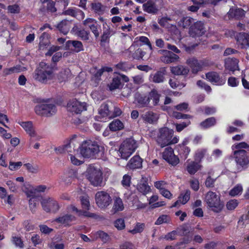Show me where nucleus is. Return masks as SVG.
<instances>
[{
    "label": "nucleus",
    "instance_id": "41",
    "mask_svg": "<svg viewBox=\"0 0 249 249\" xmlns=\"http://www.w3.org/2000/svg\"><path fill=\"white\" fill-rule=\"evenodd\" d=\"M200 165L197 163L193 161L188 162L186 166V170L190 174H195L199 169Z\"/></svg>",
    "mask_w": 249,
    "mask_h": 249
},
{
    "label": "nucleus",
    "instance_id": "5",
    "mask_svg": "<svg viewBox=\"0 0 249 249\" xmlns=\"http://www.w3.org/2000/svg\"><path fill=\"white\" fill-rule=\"evenodd\" d=\"M137 147L136 141L132 139H127L120 145L119 152L121 158L127 159L135 151Z\"/></svg>",
    "mask_w": 249,
    "mask_h": 249
},
{
    "label": "nucleus",
    "instance_id": "26",
    "mask_svg": "<svg viewBox=\"0 0 249 249\" xmlns=\"http://www.w3.org/2000/svg\"><path fill=\"white\" fill-rule=\"evenodd\" d=\"M142 8L144 11L149 14H156L159 11L155 2L152 0H149L144 3Z\"/></svg>",
    "mask_w": 249,
    "mask_h": 249
},
{
    "label": "nucleus",
    "instance_id": "29",
    "mask_svg": "<svg viewBox=\"0 0 249 249\" xmlns=\"http://www.w3.org/2000/svg\"><path fill=\"white\" fill-rule=\"evenodd\" d=\"M142 166V160L139 156H135L128 162L126 167L131 169L140 168Z\"/></svg>",
    "mask_w": 249,
    "mask_h": 249
},
{
    "label": "nucleus",
    "instance_id": "61",
    "mask_svg": "<svg viewBox=\"0 0 249 249\" xmlns=\"http://www.w3.org/2000/svg\"><path fill=\"white\" fill-rule=\"evenodd\" d=\"M6 184L9 187V189L12 192H16L18 188V187L12 180H8L6 181Z\"/></svg>",
    "mask_w": 249,
    "mask_h": 249
},
{
    "label": "nucleus",
    "instance_id": "15",
    "mask_svg": "<svg viewBox=\"0 0 249 249\" xmlns=\"http://www.w3.org/2000/svg\"><path fill=\"white\" fill-rule=\"evenodd\" d=\"M162 158L169 164L176 165L179 162L178 158L175 156L171 147H167L162 153Z\"/></svg>",
    "mask_w": 249,
    "mask_h": 249
},
{
    "label": "nucleus",
    "instance_id": "42",
    "mask_svg": "<svg viewBox=\"0 0 249 249\" xmlns=\"http://www.w3.org/2000/svg\"><path fill=\"white\" fill-rule=\"evenodd\" d=\"M71 76V71L69 69H66L62 71L58 75V79L60 82L68 80Z\"/></svg>",
    "mask_w": 249,
    "mask_h": 249
},
{
    "label": "nucleus",
    "instance_id": "7",
    "mask_svg": "<svg viewBox=\"0 0 249 249\" xmlns=\"http://www.w3.org/2000/svg\"><path fill=\"white\" fill-rule=\"evenodd\" d=\"M80 144L76 140V137H73L69 142V143L65 145L63 147H59L55 148V150L58 153L67 152L70 156L71 155H78V149Z\"/></svg>",
    "mask_w": 249,
    "mask_h": 249
},
{
    "label": "nucleus",
    "instance_id": "38",
    "mask_svg": "<svg viewBox=\"0 0 249 249\" xmlns=\"http://www.w3.org/2000/svg\"><path fill=\"white\" fill-rule=\"evenodd\" d=\"M194 19L190 17H184L178 21V26L182 28H187L194 22Z\"/></svg>",
    "mask_w": 249,
    "mask_h": 249
},
{
    "label": "nucleus",
    "instance_id": "20",
    "mask_svg": "<svg viewBox=\"0 0 249 249\" xmlns=\"http://www.w3.org/2000/svg\"><path fill=\"white\" fill-rule=\"evenodd\" d=\"M186 63L191 68L193 73H197L205 66L204 61H198L194 57L188 58Z\"/></svg>",
    "mask_w": 249,
    "mask_h": 249
},
{
    "label": "nucleus",
    "instance_id": "34",
    "mask_svg": "<svg viewBox=\"0 0 249 249\" xmlns=\"http://www.w3.org/2000/svg\"><path fill=\"white\" fill-rule=\"evenodd\" d=\"M18 124L31 137L36 136V132L31 122H19Z\"/></svg>",
    "mask_w": 249,
    "mask_h": 249
},
{
    "label": "nucleus",
    "instance_id": "49",
    "mask_svg": "<svg viewBox=\"0 0 249 249\" xmlns=\"http://www.w3.org/2000/svg\"><path fill=\"white\" fill-rule=\"evenodd\" d=\"M207 149L205 148H200L196 150L195 154L196 160L200 161L207 153Z\"/></svg>",
    "mask_w": 249,
    "mask_h": 249
},
{
    "label": "nucleus",
    "instance_id": "54",
    "mask_svg": "<svg viewBox=\"0 0 249 249\" xmlns=\"http://www.w3.org/2000/svg\"><path fill=\"white\" fill-rule=\"evenodd\" d=\"M92 9L96 13L100 14L103 12V5L100 2H94L91 3Z\"/></svg>",
    "mask_w": 249,
    "mask_h": 249
},
{
    "label": "nucleus",
    "instance_id": "56",
    "mask_svg": "<svg viewBox=\"0 0 249 249\" xmlns=\"http://www.w3.org/2000/svg\"><path fill=\"white\" fill-rule=\"evenodd\" d=\"M196 85L198 87L201 89H203L208 92H210L212 91L211 87L201 80L197 81Z\"/></svg>",
    "mask_w": 249,
    "mask_h": 249
},
{
    "label": "nucleus",
    "instance_id": "47",
    "mask_svg": "<svg viewBox=\"0 0 249 249\" xmlns=\"http://www.w3.org/2000/svg\"><path fill=\"white\" fill-rule=\"evenodd\" d=\"M138 191L143 195H146L150 190V187L146 183H140L137 186Z\"/></svg>",
    "mask_w": 249,
    "mask_h": 249
},
{
    "label": "nucleus",
    "instance_id": "37",
    "mask_svg": "<svg viewBox=\"0 0 249 249\" xmlns=\"http://www.w3.org/2000/svg\"><path fill=\"white\" fill-rule=\"evenodd\" d=\"M25 70L26 68L25 67H22L20 65H17L11 68H6L3 71V76H6L13 73H19L25 71Z\"/></svg>",
    "mask_w": 249,
    "mask_h": 249
},
{
    "label": "nucleus",
    "instance_id": "43",
    "mask_svg": "<svg viewBox=\"0 0 249 249\" xmlns=\"http://www.w3.org/2000/svg\"><path fill=\"white\" fill-rule=\"evenodd\" d=\"M215 123V119L214 117H211L202 122L199 125L202 128L206 129L214 125Z\"/></svg>",
    "mask_w": 249,
    "mask_h": 249
},
{
    "label": "nucleus",
    "instance_id": "2",
    "mask_svg": "<svg viewBox=\"0 0 249 249\" xmlns=\"http://www.w3.org/2000/svg\"><path fill=\"white\" fill-rule=\"evenodd\" d=\"M53 68L45 62H41L35 71L34 78L42 83H47L54 77Z\"/></svg>",
    "mask_w": 249,
    "mask_h": 249
},
{
    "label": "nucleus",
    "instance_id": "55",
    "mask_svg": "<svg viewBox=\"0 0 249 249\" xmlns=\"http://www.w3.org/2000/svg\"><path fill=\"white\" fill-rule=\"evenodd\" d=\"M249 148V145L245 142H242L234 144L232 146V149L234 150H243L242 149Z\"/></svg>",
    "mask_w": 249,
    "mask_h": 249
},
{
    "label": "nucleus",
    "instance_id": "64",
    "mask_svg": "<svg viewBox=\"0 0 249 249\" xmlns=\"http://www.w3.org/2000/svg\"><path fill=\"white\" fill-rule=\"evenodd\" d=\"M13 243L17 246L20 249H22L24 247V244L21 239L18 237L13 236L12 237Z\"/></svg>",
    "mask_w": 249,
    "mask_h": 249
},
{
    "label": "nucleus",
    "instance_id": "35",
    "mask_svg": "<svg viewBox=\"0 0 249 249\" xmlns=\"http://www.w3.org/2000/svg\"><path fill=\"white\" fill-rule=\"evenodd\" d=\"M191 192L189 190H186L184 192L182 193L179 196L178 199L173 205V207H177L179 203L182 204H186L190 199Z\"/></svg>",
    "mask_w": 249,
    "mask_h": 249
},
{
    "label": "nucleus",
    "instance_id": "13",
    "mask_svg": "<svg viewBox=\"0 0 249 249\" xmlns=\"http://www.w3.org/2000/svg\"><path fill=\"white\" fill-rule=\"evenodd\" d=\"M205 32V29L203 23L200 21L194 22L190 26L189 34L193 37H196L202 36Z\"/></svg>",
    "mask_w": 249,
    "mask_h": 249
},
{
    "label": "nucleus",
    "instance_id": "25",
    "mask_svg": "<svg viewBox=\"0 0 249 249\" xmlns=\"http://www.w3.org/2000/svg\"><path fill=\"white\" fill-rule=\"evenodd\" d=\"M165 70L164 68H161L160 71H157L156 73L151 74L150 75L149 79L151 81L160 83L163 82L164 79Z\"/></svg>",
    "mask_w": 249,
    "mask_h": 249
},
{
    "label": "nucleus",
    "instance_id": "21",
    "mask_svg": "<svg viewBox=\"0 0 249 249\" xmlns=\"http://www.w3.org/2000/svg\"><path fill=\"white\" fill-rule=\"evenodd\" d=\"M115 34V32L111 29L110 26L107 22H104L103 24V34L101 37V41L108 42L109 38Z\"/></svg>",
    "mask_w": 249,
    "mask_h": 249
},
{
    "label": "nucleus",
    "instance_id": "17",
    "mask_svg": "<svg viewBox=\"0 0 249 249\" xmlns=\"http://www.w3.org/2000/svg\"><path fill=\"white\" fill-rule=\"evenodd\" d=\"M135 103L138 107H151L147 95L140 93H136L135 95Z\"/></svg>",
    "mask_w": 249,
    "mask_h": 249
},
{
    "label": "nucleus",
    "instance_id": "3",
    "mask_svg": "<svg viewBox=\"0 0 249 249\" xmlns=\"http://www.w3.org/2000/svg\"><path fill=\"white\" fill-rule=\"evenodd\" d=\"M86 177L93 186L101 187L103 185V173L100 168L90 166L87 169Z\"/></svg>",
    "mask_w": 249,
    "mask_h": 249
},
{
    "label": "nucleus",
    "instance_id": "1",
    "mask_svg": "<svg viewBox=\"0 0 249 249\" xmlns=\"http://www.w3.org/2000/svg\"><path fill=\"white\" fill-rule=\"evenodd\" d=\"M174 136V131L166 127L160 128L157 132L156 141L161 147L178 143L179 138Z\"/></svg>",
    "mask_w": 249,
    "mask_h": 249
},
{
    "label": "nucleus",
    "instance_id": "39",
    "mask_svg": "<svg viewBox=\"0 0 249 249\" xmlns=\"http://www.w3.org/2000/svg\"><path fill=\"white\" fill-rule=\"evenodd\" d=\"M67 43L70 47L73 48H71V49L77 53L83 50V46L82 43L79 41L69 40Z\"/></svg>",
    "mask_w": 249,
    "mask_h": 249
},
{
    "label": "nucleus",
    "instance_id": "40",
    "mask_svg": "<svg viewBox=\"0 0 249 249\" xmlns=\"http://www.w3.org/2000/svg\"><path fill=\"white\" fill-rule=\"evenodd\" d=\"M124 125L123 123L119 120L116 119L113 121L109 124V127L110 130L116 131L123 129Z\"/></svg>",
    "mask_w": 249,
    "mask_h": 249
},
{
    "label": "nucleus",
    "instance_id": "9",
    "mask_svg": "<svg viewBox=\"0 0 249 249\" xmlns=\"http://www.w3.org/2000/svg\"><path fill=\"white\" fill-rule=\"evenodd\" d=\"M41 204L43 209L47 213H56L60 209L58 202L52 197L42 199Z\"/></svg>",
    "mask_w": 249,
    "mask_h": 249
},
{
    "label": "nucleus",
    "instance_id": "52",
    "mask_svg": "<svg viewBox=\"0 0 249 249\" xmlns=\"http://www.w3.org/2000/svg\"><path fill=\"white\" fill-rule=\"evenodd\" d=\"M120 84V79L119 77H115L113 78L112 82L108 85L109 89L110 90H113L115 89L119 88Z\"/></svg>",
    "mask_w": 249,
    "mask_h": 249
},
{
    "label": "nucleus",
    "instance_id": "50",
    "mask_svg": "<svg viewBox=\"0 0 249 249\" xmlns=\"http://www.w3.org/2000/svg\"><path fill=\"white\" fill-rule=\"evenodd\" d=\"M110 105L111 107L110 119L119 116L122 114V111L119 107L113 106L111 103H110Z\"/></svg>",
    "mask_w": 249,
    "mask_h": 249
},
{
    "label": "nucleus",
    "instance_id": "51",
    "mask_svg": "<svg viewBox=\"0 0 249 249\" xmlns=\"http://www.w3.org/2000/svg\"><path fill=\"white\" fill-rule=\"evenodd\" d=\"M144 228V224L138 223L132 230H130L129 232L133 234L142 232Z\"/></svg>",
    "mask_w": 249,
    "mask_h": 249
},
{
    "label": "nucleus",
    "instance_id": "16",
    "mask_svg": "<svg viewBox=\"0 0 249 249\" xmlns=\"http://www.w3.org/2000/svg\"><path fill=\"white\" fill-rule=\"evenodd\" d=\"M111 109V107L108 103L103 104L99 108V115L97 117L101 120V121H106L107 119H110Z\"/></svg>",
    "mask_w": 249,
    "mask_h": 249
},
{
    "label": "nucleus",
    "instance_id": "32",
    "mask_svg": "<svg viewBox=\"0 0 249 249\" xmlns=\"http://www.w3.org/2000/svg\"><path fill=\"white\" fill-rule=\"evenodd\" d=\"M71 25V22L68 20H63L57 26V28L64 35L67 34L69 32Z\"/></svg>",
    "mask_w": 249,
    "mask_h": 249
},
{
    "label": "nucleus",
    "instance_id": "36",
    "mask_svg": "<svg viewBox=\"0 0 249 249\" xmlns=\"http://www.w3.org/2000/svg\"><path fill=\"white\" fill-rule=\"evenodd\" d=\"M171 71L172 73L177 75H185L188 74L189 71V69L183 66L178 65L171 68Z\"/></svg>",
    "mask_w": 249,
    "mask_h": 249
},
{
    "label": "nucleus",
    "instance_id": "60",
    "mask_svg": "<svg viewBox=\"0 0 249 249\" xmlns=\"http://www.w3.org/2000/svg\"><path fill=\"white\" fill-rule=\"evenodd\" d=\"M29 172L32 173H36L38 171L39 168L37 165H33L28 163L24 165Z\"/></svg>",
    "mask_w": 249,
    "mask_h": 249
},
{
    "label": "nucleus",
    "instance_id": "8",
    "mask_svg": "<svg viewBox=\"0 0 249 249\" xmlns=\"http://www.w3.org/2000/svg\"><path fill=\"white\" fill-rule=\"evenodd\" d=\"M35 111L36 114L46 117H50L56 112V107L52 104H44L36 106Z\"/></svg>",
    "mask_w": 249,
    "mask_h": 249
},
{
    "label": "nucleus",
    "instance_id": "59",
    "mask_svg": "<svg viewBox=\"0 0 249 249\" xmlns=\"http://www.w3.org/2000/svg\"><path fill=\"white\" fill-rule=\"evenodd\" d=\"M22 165V163L21 161L18 162H9V169L11 171H16Z\"/></svg>",
    "mask_w": 249,
    "mask_h": 249
},
{
    "label": "nucleus",
    "instance_id": "11",
    "mask_svg": "<svg viewBox=\"0 0 249 249\" xmlns=\"http://www.w3.org/2000/svg\"><path fill=\"white\" fill-rule=\"evenodd\" d=\"M206 79L213 85L222 86L225 84L226 79L215 71H211L206 74Z\"/></svg>",
    "mask_w": 249,
    "mask_h": 249
},
{
    "label": "nucleus",
    "instance_id": "31",
    "mask_svg": "<svg viewBox=\"0 0 249 249\" xmlns=\"http://www.w3.org/2000/svg\"><path fill=\"white\" fill-rule=\"evenodd\" d=\"M239 60L236 58H228L225 62L226 68L231 71L239 70Z\"/></svg>",
    "mask_w": 249,
    "mask_h": 249
},
{
    "label": "nucleus",
    "instance_id": "12",
    "mask_svg": "<svg viewBox=\"0 0 249 249\" xmlns=\"http://www.w3.org/2000/svg\"><path fill=\"white\" fill-rule=\"evenodd\" d=\"M233 155L237 164L243 167L249 163V160L246 150H234Z\"/></svg>",
    "mask_w": 249,
    "mask_h": 249
},
{
    "label": "nucleus",
    "instance_id": "27",
    "mask_svg": "<svg viewBox=\"0 0 249 249\" xmlns=\"http://www.w3.org/2000/svg\"><path fill=\"white\" fill-rule=\"evenodd\" d=\"M132 57L135 59H142L145 54V52L137 45H131L128 49Z\"/></svg>",
    "mask_w": 249,
    "mask_h": 249
},
{
    "label": "nucleus",
    "instance_id": "30",
    "mask_svg": "<svg viewBox=\"0 0 249 249\" xmlns=\"http://www.w3.org/2000/svg\"><path fill=\"white\" fill-rule=\"evenodd\" d=\"M142 118L146 123L154 124L158 120V115L152 111H147L142 115Z\"/></svg>",
    "mask_w": 249,
    "mask_h": 249
},
{
    "label": "nucleus",
    "instance_id": "6",
    "mask_svg": "<svg viewBox=\"0 0 249 249\" xmlns=\"http://www.w3.org/2000/svg\"><path fill=\"white\" fill-rule=\"evenodd\" d=\"M80 154L85 158H90L97 154L99 151V146L91 141H86L80 145Z\"/></svg>",
    "mask_w": 249,
    "mask_h": 249
},
{
    "label": "nucleus",
    "instance_id": "33",
    "mask_svg": "<svg viewBox=\"0 0 249 249\" xmlns=\"http://www.w3.org/2000/svg\"><path fill=\"white\" fill-rule=\"evenodd\" d=\"M124 205L122 199L118 197L115 196L113 198V205L112 211L114 213L122 211L124 209Z\"/></svg>",
    "mask_w": 249,
    "mask_h": 249
},
{
    "label": "nucleus",
    "instance_id": "44",
    "mask_svg": "<svg viewBox=\"0 0 249 249\" xmlns=\"http://www.w3.org/2000/svg\"><path fill=\"white\" fill-rule=\"evenodd\" d=\"M68 210L69 211L75 212L78 213L79 215H84L88 217H93L94 216L93 213H88L87 212H83L81 210H78L74 205H71L68 207Z\"/></svg>",
    "mask_w": 249,
    "mask_h": 249
},
{
    "label": "nucleus",
    "instance_id": "24",
    "mask_svg": "<svg viewBox=\"0 0 249 249\" xmlns=\"http://www.w3.org/2000/svg\"><path fill=\"white\" fill-rule=\"evenodd\" d=\"M147 95L149 98L151 107L156 106L158 105L160 101V94L156 89H152L149 92H148Z\"/></svg>",
    "mask_w": 249,
    "mask_h": 249
},
{
    "label": "nucleus",
    "instance_id": "14",
    "mask_svg": "<svg viewBox=\"0 0 249 249\" xmlns=\"http://www.w3.org/2000/svg\"><path fill=\"white\" fill-rule=\"evenodd\" d=\"M68 110L71 112L78 114L87 109L85 103H82L77 100H72L68 104Z\"/></svg>",
    "mask_w": 249,
    "mask_h": 249
},
{
    "label": "nucleus",
    "instance_id": "58",
    "mask_svg": "<svg viewBox=\"0 0 249 249\" xmlns=\"http://www.w3.org/2000/svg\"><path fill=\"white\" fill-rule=\"evenodd\" d=\"M114 226L119 230H121L125 228L124 221L122 218L117 219L114 222Z\"/></svg>",
    "mask_w": 249,
    "mask_h": 249
},
{
    "label": "nucleus",
    "instance_id": "62",
    "mask_svg": "<svg viewBox=\"0 0 249 249\" xmlns=\"http://www.w3.org/2000/svg\"><path fill=\"white\" fill-rule=\"evenodd\" d=\"M81 202L83 209L89 210L90 205L89 198L87 197L82 196L81 198Z\"/></svg>",
    "mask_w": 249,
    "mask_h": 249
},
{
    "label": "nucleus",
    "instance_id": "22",
    "mask_svg": "<svg viewBox=\"0 0 249 249\" xmlns=\"http://www.w3.org/2000/svg\"><path fill=\"white\" fill-rule=\"evenodd\" d=\"M63 14L75 18L78 20H82L85 18L84 13L76 8H69L63 12Z\"/></svg>",
    "mask_w": 249,
    "mask_h": 249
},
{
    "label": "nucleus",
    "instance_id": "45",
    "mask_svg": "<svg viewBox=\"0 0 249 249\" xmlns=\"http://www.w3.org/2000/svg\"><path fill=\"white\" fill-rule=\"evenodd\" d=\"M94 235L95 239L100 238L104 243H107L109 239L108 235L103 231H99Z\"/></svg>",
    "mask_w": 249,
    "mask_h": 249
},
{
    "label": "nucleus",
    "instance_id": "4",
    "mask_svg": "<svg viewBox=\"0 0 249 249\" xmlns=\"http://www.w3.org/2000/svg\"><path fill=\"white\" fill-rule=\"evenodd\" d=\"M204 201L208 207L216 213L220 212L224 206L220 196L212 191H209L206 194Z\"/></svg>",
    "mask_w": 249,
    "mask_h": 249
},
{
    "label": "nucleus",
    "instance_id": "53",
    "mask_svg": "<svg viewBox=\"0 0 249 249\" xmlns=\"http://www.w3.org/2000/svg\"><path fill=\"white\" fill-rule=\"evenodd\" d=\"M76 33L83 40H87L89 39V32L84 29L78 30Z\"/></svg>",
    "mask_w": 249,
    "mask_h": 249
},
{
    "label": "nucleus",
    "instance_id": "19",
    "mask_svg": "<svg viewBox=\"0 0 249 249\" xmlns=\"http://www.w3.org/2000/svg\"><path fill=\"white\" fill-rule=\"evenodd\" d=\"M160 53H164V55L160 57V60L162 62L169 64L173 62L178 61L179 59V56L167 50H160Z\"/></svg>",
    "mask_w": 249,
    "mask_h": 249
},
{
    "label": "nucleus",
    "instance_id": "10",
    "mask_svg": "<svg viewBox=\"0 0 249 249\" xmlns=\"http://www.w3.org/2000/svg\"><path fill=\"white\" fill-rule=\"evenodd\" d=\"M95 201L99 208L105 209L110 204L111 198L107 193L102 191L96 193L95 195Z\"/></svg>",
    "mask_w": 249,
    "mask_h": 249
},
{
    "label": "nucleus",
    "instance_id": "46",
    "mask_svg": "<svg viewBox=\"0 0 249 249\" xmlns=\"http://www.w3.org/2000/svg\"><path fill=\"white\" fill-rule=\"evenodd\" d=\"M171 222L170 217L167 215H161L159 217L155 223L156 225H160L162 224L170 223Z\"/></svg>",
    "mask_w": 249,
    "mask_h": 249
},
{
    "label": "nucleus",
    "instance_id": "57",
    "mask_svg": "<svg viewBox=\"0 0 249 249\" xmlns=\"http://www.w3.org/2000/svg\"><path fill=\"white\" fill-rule=\"evenodd\" d=\"M238 204V202L236 199H231L226 204L227 208L229 210H234Z\"/></svg>",
    "mask_w": 249,
    "mask_h": 249
},
{
    "label": "nucleus",
    "instance_id": "28",
    "mask_svg": "<svg viewBox=\"0 0 249 249\" xmlns=\"http://www.w3.org/2000/svg\"><path fill=\"white\" fill-rule=\"evenodd\" d=\"M244 15L245 11L243 9L237 7L231 8L227 13L229 18L239 19L244 17Z\"/></svg>",
    "mask_w": 249,
    "mask_h": 249
},
{
    "label": "nucleus",
    "instance_id": "23",
    "mask_svg": "<svg viewBox=\"0 0 249 249\" xmlns=\"http://www.w3.org/2000/svg\"><path fill=\"white\" fill-rule=\"evenodd\" d=\"M76 218L74 216L71 214H65L60 215L56 218L54 221L64 225L65 226H69L71 223L75 221Z\"/></svg>",
    "mask_w": 249,
    "mask_h": 249
},
{
    "label": "nucleus",
    "instance_id": "18",
    "mask_svg": "<svg viewBox=\"0 0 249 249\" xmlns=\"http://www.w3.org/2000/svg\"><path fill=\"white\" fill-rule=\"evenodd\" d=\"M237 45L242 49H249V33H240L236 36Z\"/></svg>",
    "mask_w": 249,
    "mask_h": 249
},
{
    "label": "nucleus",
    "instance_id": "48",
    "mask_svg": "<svg viewBox=\"0 0 249 249\" xmlns=\"http://www.w3.org/2000/svg\"><path fill=\"white\" fill-rule=\"evenodd\" d=\"M243 190L242 186L241 184H237L230 191L229 194L232 196H235L241 194Z\"/></svg>",
    "mask_w": 249,
    "mask_h": 249
},
{
    "label": "nucleus",
    "instance_id": "63",
    "mask_svg": "<svg viewBox=\"0 0 249 249\" xmlns=\"http://www.w3.org/2000/svg\"><path fill=\"white\" fill-rule=\"evenodd\" d=\"M97 21L92 18H87L83 21V24L85 26H88L89 28H90L95 24H96Z\"/></svg>",
    "mask_w": 249,
    "mask_h": 249
}]
</instances>
